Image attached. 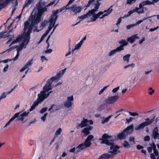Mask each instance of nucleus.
I'll return each mask as SVG.
<instances>
[{
    "label": "nucleus",
    "mask_w": 159,
    "mask_h": 159,
    "mask_svg": "<svg viewBox=\"0 0 159 159\" xmlns=\"http://www.w3.org/2000/svg\"><path fill=\"white\" fill-rule=\"evenodd\" d=\"M82 44V41H80L78 43L75 45L72 50V53H74V51L79 49Z\"/></svg>",
    "instance_id": "obj_27"
},
{
    "label": "nucleus",
    "mask_w": 159,
    "mask_h": 159,
    "mask_svg": "<svg viewBox=\"0 0 159 159\" xmlns=\"http://www.w3.org/2000/svg\"><path fill=\"white\" fill-rule=\"evenodd\" d=\"M33 63V60H31L29 61L28 62L26 63V64L25 65V67L27 69L30 66H31V65Z\"/></svg>",
    "instance_id": "obj_41"
},
{
    "label": "nucleus",
    "mask_w": 159,
    "mask_h": 159,
    "mask_svg": "<svg viewBox=\"0 0 159 159\" xmlns=\"http://www.w3.org/2000/svg\"><path fill=\"white\" fill-rule=\"evenodd\" d=\"M152 4L151 3V2L149 1L148 0L147 1H143L140 3L139 5V7L140 8V10L142 11H143V13L144 12V7L145 5H152Z\"/></svg>",
    "instance_id": "obj_12"
},
{
    "label": "nucleus",
    "mask_w": 159,
    "mask_h": 159,
    "mask_svg": "<svg viewBox=\"0 0 159 159\" xmlns=\"http://www.w3.org/2000/svg\"><path fill=\"white\" fill-rule=\"evenodd\" d=\"M150 138L149 136H146L144 138V140L145 141H148L150 140Z\"/></svg>",
    "instance_id": "obj_53"
},
{
    "label": "nucleus",
    "mask_w": 159,
    "mask_h": 159,
    "mask_svg": "<svg viewBox=\"0 0 159 159\" xmlns=\"http://www.w3.org/2000/svg\"><path fill=\"white\" fill-rule=\"evenodd\" d=\"M122 145L125 148H127L130 147V144L129 143L126 141H125L122 144Z\"/></svg>",
    "instance_id": "obj_42"
},
{
    "label": "nucleus",
    "mask_w": 159,
    "mask_h": 159,
    "mask_svg": "<svg viewBox=\"0 0 159 159\" xmlns=\"http://www.w3.org/2000/svg\"><path fill=\"white\" fill-rule=\"evenodd\" d=\"M105 106L104 104H102L99 106L97 109V110L99 111H100L105 108Z\"/></svg>",
    "instance_id": "obj_39"
},
{
    "label": "nucleus",
    "mask_w": 159,
    "mask_h": 159,
    "mask_svg": "<svg viewBox=\"0 0 159 159\" xmlns=\"http://www.w3.org/2000/svg\"><path fill=\"white\" fill-rule=\"evenodd\" d=\"M135 25H134V24H130L126 26V28L128 30L130 29L131 28L133 27Z\"/></svg>",
    "instance_id": "obj_50"
},
{
    "label": "nucleus",
    "mask_w": 159,
    "mask_h": 159,
    "mask_svg": "<svg viewBox=\"0 0 159 159\" xmlns=\"http://www.w3.org/2000/svg\"><path fill=\"white\" fill-rule=\"evenodd\" d=\"M119 98L118 95L108 97L105 100V103L107 104H111L116 102Z\"/></svg>",
    "instance_id": "obj_9"
},
{
    "label": "nucleus",
    "mask_w": 159,
    "mask_h": 159,
    "mask_svg": "<svg viewBox=\"0 0 159 159\" xmlns=\"http://www.w3.org/2000/svg\"><path fill=\"white\" fill-rule=\"evenodd\" d=\"M104 13V11H100L97 14H96L94 12V14H91V15H93L92 17L90 18V21L91 22H93L96 20L101 15L103 14Z\"/></svg>",
    "instance_id": "obj_17"
},
{
    "label": "nucleus",
    "mask_w": 159,
    "mask_h": 159,
    "mask_svg": "<svg viewBox=\"0 0 159 159\" xmlns=\"http://www.w3.org/2000/svg\"><path fill=\"white\" fill-rule=\"evenodd\" d=\"M129 114H130V115L132 116H138V113H136V112H132L129 111L128 112Z\"/></svg>",
    "instance_id": "obj_49"
},
{
    "label": "nucleus",
    "mask_w": 159,
    "mask_h": 159,
    "mask_svg": "<svg viewBox=\"0 0 159 159\" xmlns=\"http://www.w3.org/2000/svg\"><path fill=\"white\" fill-rule=\"evenodd\" d=\"M159 133H158V129L157 127L154 128L152 133V138H153L155 139H158Z\"/></svg>",
    "instance_id": "obj_20"
},
{
    "label": "nucleus",
    "mask_w": 159,
    "mask_h": 159,
    "mask_svg": "<svg viewBox=\"0 0 159 159\" xmlns=\"http://www.w3.org/2000/svg\"><path fill=\"white\" fill-rule=\"evenodd\" d=\"M93 127L91 126H88L87 127L85 128L82 130V132L84 134V135L87 136L90 133V130H92Z\"/></svg>",
    "instance_id": "obj_19"
},
{
    "label": "nucleus",
    "mask_w": 159,
    "mask_h": 159,
    "mask_svg": "<svg viewBox=\"0 0 159 159\" xmlns=\"http://www.w3.org/2000/svg\"><path fill=\"white\" fill-rule=\"evenodd\" d=\"M116 53V52L115 49H114L113 50H112L110 52L108 53V55L109 56H111L113 55H114Z\"/></svg>",
    "instance_id": "obj_43"
},
{
    "label": "nucleus",
    "mask_w": 159,
    "mask_h": 159,
    "mask_svg": "<svg viewBox=\"0 0 159 159\" xmlns=\"http://www.w3.org/2000/svg\"><path fill=\"white\" fill-rule=\"evenodd\" d=\"M133 131V125L132 124L124 129L121 133L119 134L117 136L118 138L120 140L124 139L127 134H131Z\"/></svg>",
    "instance_id": "obj_4"
},
{
    "label": "nucleus",
    "mask_w": 159,
    "mask_h": 159,
    "mask_svg": "<svg viewBox=\"0 0 159 159\" xmlns=\"http://www.w3.org/2000/svg\"><path fill=\"white\" fill-rule=\"evenodd\" d=\"M61 12V10L60 9L56 10L50 16V20L49 21V24H51L53 26L54 25L58 17V16L57 15V14Z\"/></svg>",
    "instance_id": "obj_6"
},
{
    "label": "nucleus",
    "mask_w": 159,
    "mask_h": 159,
    "mask_svg": "<svg viewBox=\"0 0 159 159\" xmlns=\"http://www.w3.org/2000/svg\"><path fill=\"white\" fill-rule=\"evenodd\" d=\"M52 91H50L48 93H46V92H45L44 91H41L40 92V94L43 97V98L45 99L46 98L48 97L50 93H52Z\"/></svg>",
    "instance_id": "obj_30"
},
{
    "label": "nucleus",
    "mask_w": 159,
    "mask_h": 159,
    "mask_svg": "<svg viewBox=\"0 0 159 159\" xmlns=\"http://www.w3.org/2000/svg\"><path fill=\"white\" fill-rule=\"evenodd\" d=\"M52 50L51 49H47V50L45 51V52L46 53H50L52 52Z\"/></svg>",
    "instance_id": "obj_58"
},
{
    "label": "nucleus",
    "mask_w": 159,
    "mask_h": 159,
    "mask_svg": "<svg viewBox=\"0 0 159 159\" xmlns=\"http://www.w3.org/2000/svg\"><path fill=\"white\" fill-rule=\"evenodd\" d=\"M111 138V137L109 136L108 134H105L103 135L102 138L99 139L98 140H102L101 142V144L105 143L110 146V150L108 151V153H109V154L113 158L115 155L120 152V151L119 150L120 147L114 144L113 140H110Z\"/></svg>",
    "instance_id": "obj_2"
},
{
    "label": "nucleus",
    "mask_w": 159,
    "mask_h": 159,
    "mask_svg": "<svg viewBox=\"0 0 159 159\" xmlns=\"http://www.w3.org/2000/svg\"><path fill=\"white\" fill-rule=\"evenodd\" d=\"M48 22V21L46 20H44V21L43 22H42L41 24L40 27H39L40 29L39 30L37 28H36L34 30V32H39L41 30H42L43 29L44 27L46 26L47 25Z\"/></svg>",
    "instance_id": "obj_22"
},
{
    "label": "nucleus",
    "mask_w": 159,
    "mask_h": 159,
    "mask_svg": "<svg viewBox=\"0 0 159 159\" xmlns=\"http://www.w3.org/2000/svg\"><path fill=\"white\" fill-rule=\"evenodd\" d=\"M137 148L138 149H142L143 148V147L140 145H138L136 146Z\"/></svg>",
    "instance_id": "obj_60"
},
{
    "label": "nucleus",
    "mask_w": 159,
    "mask_h": 159,
    "mask_svg": "<svg viewBox=\"0 0 159 159\" xmlns=\"http://www.w3.org/2000/svg\"><path fill=\"white\" fill-rule=\"evenodd\" d=\"M38 98L37 100L35 101L33 104L35 107L37 106L39 103L42 102L44 99L40 93L38 94Z\"/></svg>",
    "instance_id": "obj_16"
},
{
    "label": "nucleus",
    "mask_w": 159,
    "mask_h": 159,
    "mask_svg": "<svg viewBox=\"0 0 159 159\" xmlns=\"http://www.w3.org/2000/svg\"><path fill=\"white\" fill-rule=\"evenodd\" d=\"M111 116H112L111 115L109 116L108 117L102 120V123L103 124L107 122L110 119V118H111Z\"/></svg>",
    "instance_id": "obj_35"
},
{
    "label": "nucleus",
    "mask_w": 159,
    "mask_h": 159,
    "mask_svg": "<svg viewBox=\"0 0 159 159\" xmlns=\"http://www.w3.org/2000/svg\"><path fill=\"white\" fill-rule=\"evenodd\" d=\"M6 32H0V38H1L4 37L5 38L6 37H8L10 36L11 35V34L13 33V30L12 29L10 30L8 33V35H3V34L6 33Z\"/></svg>",
    "instance_id": "obj_26"
},
{
    "label": "nucleus",
    "mask_w": 159,
    "mask_h": 159,
    "mask_svg": "<svg viewBox=\"0 0 159 159\" xmlns=\"http://www.w3.org/2000/svg\"><path fill=\"white\" fill-rule=\"evenodd\" d=\"M135 138L134 137H131L129 138V141L130 142H133L134 143H135L134 142Z\"/></svg>",
    "instance_id": "obj_63"
},
{
    "label": "nucleus",
    "mask_w": 159,
    "mask_h": 159,
    "mask_svg": "<svg viewBox=\"0 0 159 159\" xmlns=\"http://www.w3.org/2000/svg\"><path fill=\"white\" fill-rule=\"evenodd\" d=\"M120 87L118 86L117 87L113 89L112 90V92L114 93H116L119 89Z\"/></svg>",
    "instance_id": "obj_51"
},
{
    "label": "nucleus",
    "mask_w": 159,
    "mask_h": 159,
    "mask_svg": "<svg viewBox=\"0 0 159 159\" xmlns=\"http://www.w3.org/2000/svg\"><path fill=\"white\" fill-rule=\"evenodd\" d=\"M16 46H12L11 48H10L9 49H7L6 51H7V52H10V51H11V50H13V49H14L15 48H16Z\"/></svg>",
    "instance_id": "obj_55"
},
{
    "label": "nucleus",
    "mask_w": 159,
    "mask_h": 159,
    "mask_svg": "<svg viewBox=\"0 0 159 159\" xmlns=\"http://www.w3.org/2000/svg\"><path fill=\"white\" fill-rule=\"evenodd\" d=\"M92 11H89L88 13L85 15L79 16L78 19H80L81 21H82L84 19L89 17L92 14L91 13Z\"/></svg>",
    "instance_id": "obj_24"
},
{
    "label": "nucleus",
    "mask_w": 159,
    "mask_h": 159,
    "mask_svg": "<svg viewBox=\"0 0 159 159\" xmlns=\"http://www.w3.org/2000/svg\"><path fill=\"white\" fill-rule=\"evenodd\" d=\"M69 5L70 4H68V3L66 6H65L63 7H62L60 9L61 10V11H62L65 10H68V9H67V8L69 7Z\"/></svg>",
    "instance_id": "obj_46"
},
{
    "label": "nucleus",
    "mask_w": 159,
    "mask_h": 159,
    "mask_svg": "<svg viewBox=\"0 0 159 159\" xmlns=\"http://www.w3.org/2000/svg\"><path fill=\"white\" fill-rule=\"evenodd\" d=\"M7 94L6 93L3 92L2 93L1 95L0 96V98L2 99L3 98H4L7 96Z\"/></svg>",
    "instance_id": "obj_47"
},
{
    "label": "nucleus",
    "mask_w": 159,
    "mask_h": 159,
    "mask_svg": "<svg viewBox=\"0 0 159 159\" xmlns=\"http://www.w3.org/2000/svg\"><path fill=\"white\" fill-rule=\"evenodd\" d=\"M19 56V53L17 52V54L15 57L13 58L12 60L13 61H16L17 59Z\"/></svg>",
    "instance_id": "obj_57"
},
{
    "label": "nucleus",
    "mask_w": 159,
    "mask_h": 159,
    "mask_svg": "<svg viewBox=\"0 0 159 159\" xmlns=\"http://www.w3.org/2000/svg\"><path fill=\"white\" fill-rule=\"evenodd\" d=\"M53 27V26L52 25L49 24V26L48 27V30H47L45 33L42 36L40 39V41L39 43L41 42H42L44 38L46 37V36L48 35V33H49V31L51 30Z\"/></svg>",
    "instance_id": "obj_18"
},
{
    "label": "nucleus",
    "mask_w": 159,
    "mask_h": 159,
    "mask_svg": "<svg viewBox=\"0 0 159 159\" xmlns=\"http://www.w3.org/2000/svg\"><path fill=\"white\" fill-rule=\"evenodd\" d=\"M159 27L158 26H157L156 27L154 28H151L150 29L149 31L150 32H153L154 31V30H156L157 29L159 28Z\"/></svg>",
    "instance_id": "obj_61"
},
{
    "label": "nucleus",
    "mask_w": 159,
    "mask_h": 159,
    "mask_svg": "<svg viewBox=\"0 0 159 159\" xmlns=\"http://www.w3.org/2000/svg\"><path fill=\"white\" fill-rule=\"evenodd\" d=\"M151 145L152 147L153 150L157 149L156 145L154 143H152V144H151Z\"/></svg>",
    "instance_id": "obj_54"
},
{
    "label": "nucleus",
    "mask_w": 159,
    "mask_h": 159,
    "mask_svg": "<svg viewBox=\"0 0 159 159\" xmlns=\"http://www.w3.org/2000/svg\"><path fill=\"white\" fill-rule=\"evenodd\" d=\"M121 20H121V17H120L118 20L117 21V23H116V25L118 27V26H119L118 25H120V24L121 22Z\"/></svg>",
    "instance_id": "obj_52"
},
{
    "label": "nucleus",
    "mask_w": 159,
    "mask_h": 159,
    "mask_svg": "<svg viewBox=\"0 0 159 159\" xmlns=\"http://www.w3.org/2000/svg\"><path fill=\"white\" fill-rule=\"evenodd\" d=\"M136 12L138 14H143V11H142L141 10H140V8L139 7H135L134 9L131 10L129 11L128 12V14L127 15H124L122 17V18L124 19L127 18L128 17H129L130 16V15L135 12Z\"/></svg>",
    "instance_id": "obj_10"
},
{
    "label": "nucleus",
    "mask_w": 159,
    "mask_h": 159,
    "mask_svg": "<svg viewBox=\"0 0 159 159\" xmlns=\"http://www.w3.org/2000/svg\"><path fill=\"white\" fill-rule=\"evenodd\" d=\"M124 48L122 46L120 45V46L117 47L116 49H115L116 52H120L121 51L123 50Z\"/></svg>",
    "instance_id": "obj_37"
},
{
    "label": "nucleus",
    "mask_w": 159,
    "mask_h": 159,
    "mask_svg": "<svg viewBox=\"0 0 159 159\" xmlns=\"http://www.w3.org/2000/svg\"><path fill=\"white\" fill-rule=\"evenodd\" d=\"M48 107H45L41 109L39 112L41 114H43L45 113L47 110Z\"/></svg>",
    "instance_id": "obj_48"
},
{
    "label": "nucleus",
    "mask_w": 159,
    "mask_h": 159,
    "mask_svg": "<svg viewBox=\"0 0 159 159\" xmlns=\"http://www.w3.org/2000/svg\"><path fill=\"white\" fill-rule=\"evenodd\" d=\"M66 69V68H65L64 69L62 70L61 71L58 73L54 77H53L55 80L56 81V82L59 80L62 76L63 75L65 72Z\"/></svg>",
    "instance_id": "obj_13"
},
{
    "label": "nucleus",
    "mask_w": 159,
    "mask_h": 159,
    "mask_svg": "<svg viewBox=\"0 0 159 159\" xmlns=\"http://www.w3.org/2000/svg\"><path fill=\"white\" fill-rule=\"evenodd\" d=\"M150 157L151 159H156L155 155L153 154H150Z\"/></svg>",
    "instance_id": "obj_64"
},
{
    "label": "nucleus",
    "mask_w": 159,
    "mask_h": 159,
    "mask_svg": "<svg viewBox=\"0 0 159 159\" xmlns=\"http://www.w3.org/2000/svg\"><path fill=\"white\" fill-rule=\"evenodd\" d=\"M110 158H112L109 154V153H107L102 154L98 157V159H109Z\"/></svg>",
    "instance_id": "obj_25"
},
{
    "label": "nucleus",
    "mask_w": 159,
    "mask_h": 159,
    "mask_svg": "<svg viewBox=\"0 0 159 159\" xmlns=\"http://www.w3.org/2000/svg\"><path fill=\"white\" fill-rule=\"evenodd\" d=\"M54 81H55L56 80H55L53 78V77H52L50 78V79H49L48 80L47 83V84H49V85L52 86V83Z\"/></svg>",
    "instance_id": "obj_38"
},
{
    "label": "nucleus",
    "mask_w": 159,
    "mask_h": 159,
    "mask_svg": "<svg viewBox=\"0 0 159 159\" xmlns=\"http://www.w3.org/2000/svg\"><path fill=\"white\" fill-rule=\"evenodd\" d=\"M69 11L71 13H73L74 15H76L81 11L82 7L81 6H78L76 4H74L69 7L67 8Z\"/></svg>",
    "instance_id": "obj_5"
},
{
    "label": "nucleus",
    "mask_w": 159,
    "mask_h": 159,
    "mask_svg": "<svg viewBox=\"0 0 159 159\" xmlns=\"http://www.w3.org/2000/svg\"><path fill=\"white\" fill-rule=\"evenodd\" d=\"M154 120L153 118L151 119L150 120L145 121L141 123L140 124L137 126L135 128L136 130H139L142 129L144 128L145 126H147L151 125L153 122Z\"/></svg>",
    "instance_id": "obj_7"
},
{
    "label": "nucleus",
    "mask_w": 159,
    "mask_h": 159,
    "mask_svg": "<svg viewBox=\"0 0 159 159\" xmlns=\"http://www.w3.org/2000/svg\"><path fill=\"white\" fill-rule=\"evenodd\" d=\"M153 151L155 155H156V157H158L159 155V154L158 151L157 149L154 150Z\"/></svg>",
    "instance_id": "obj_62"
},
{
    "label": "nucleus",
    "mask_w": 159,
    "mask_h": 159,
    "mask_svg": "<svg viewBox=\"0 0 159 159\" xmlns=\"http://www.w3.org/2000/svg\"><path fill=\"white\" fill-rule=\"evenodd\" d=\"M112 6H111L109 8V9L107 10L104 11V13L106 12V13L104 14V15H102L101 17H100V18L102 19L105 16H107L108 15H109L113 11V10L112 9Z\"/></svg>",
    "instance_id": "obj_23"
},
{
    "label": "nucleus",
    "mask_w": 159,
    "mask_h": 159,
    "mask_svg": "<svg viewBox=\"0 0 159 159\" xmlns=\"http://www.w3.org/2000/svg\"><path fill=\"white\" fill-rule=\"evenodd\" d=\"M33 0H28L25 2V5L23 7V10L25 7H28L29 6Z\"/></svg>",
    "instance_id": "obj_34"
},
{
    "label": "nucleus",
    "mask_w": 159,
    "mask_h": 159,
    "mask_svg": "<svg viewBox=\"0 0 159 159\" xmlns=\"http://www.w3.org/2000/svg\"><path fill=\"white\" fill-rule=\"evenodd\" d=\"M119 43L120 44L121 46H122L123 47L124 46H127L128 44V43L125 39H122L119 41Z\"/></svg>",
    "instance_id": "obj_31"
},
{
    "label": "nucleus",
    "mask_w": 159,
    "mask_h": 159,
    "mask_svg": "<svg viewBox=\"0 0 159 159\" xmlns=\"http://www.w3.org/2000/svg\"><path fill=\"white\" fill-rule=\"evenodd\" d=\"M135 66V64L134 63H132L131 64H128L124 66L123 67V69L125 70H126L127 68L129 67H132V68H134Z\"/></svg>",
    "instance_id": "obj_33"
},
{
    "label": "nucleus",
    "mask_w": 159,
    "mask_h": 159,
    "mask_svg": "<svg viewBox=\"0 0 159 159\" xmlns=\"http://www.w3.org/2000/svg\"><path fill=\"white\" fill-rule=\"evenodd\" d=\"M108 86L109 85H107L104 87L100 91H99V94L100 95H101L104 92V91L107 88Z\"/></svg>",
    "instance_id": "obj_44"
},
{
    "label": "nucleus",
    "mask_w": 159,
    "mask_h": 159,
    "mask_svg": "<svg viewBox=\"0 0 159 159\" xmlns=\"http://www.w3.org/2000/svg\"><path fill=\"white\" fill-rule=\"evenodd\" d=\"M93 138L94 137L93 135H89L85 141V143H88L89 145L90 146L91 144V143L90 141L93 139Z\"/></svg>",
    "instance_id": "obj_28"
},
{
    "label": "nucleus",
    "mask_w": 159,
    "mask_h": 159,
    "mask_svg": "<svg viewBox=\"0 0 159 159\" xmlns=\"http://www.w3.org/2000/svg\"><path fill=\"white\" fill-rule=\"evenodd\" d=\"M99 1L100 0H95L93 2V3H92L91 4H94V7L95 8V9H93L91 11H92L91 13L92 14H94V12L97 11L100 5V3L99 2Z\"/></svg>",
    "instance_id": "obj_14"
},
{
    "label": "nucleus",
    "mask_w": 159,
    "mask_h": 159,
    "mask_svg": "<svg viewBox=\"0 0 159 159\" xmlns=\"http://www.w3.org/2000/svg\"><path fill=\"white\" fill-rule=\"evenodd\" d=\"M149 90L151 91L149 93V94L150 95H152L154 92V90L152 89V88L151 87L149 88Z\"/></svg>",
    "instance_id": "obj_56"
},
{
    "label": "nucleus",
    "mask_w": 159,
    "mask_h": 159,
    "mask_svg": "<svg viewBox=\"0 0 159 159\" xmlns=\"http://www.w3.org/2000/svg\"><path fill=\"white\" fill-rule=\"evenodd\" d=\"M52 89L51 85L48 84H46L43 87V91H44L45 92H47Z\"/></svg>",
    "instance_id": "obj_29"
},
{
    "label": "nucleus",
    "mask_w": 159,
    "mask_h": 159,
    "mask_svg": "<svg viewBox=\"0 0 159 159\" xmlns=\"http://www.w3.org/2000/svg\"><path fill=\"white\" fill-rule=\"evenodd\" d=\"M139 38L137 36V34H136L128 37L127 38V41L131 43H133L135 41L136 39H139Z\"/></svg>",
    "instance_id": "obj_21"
},
{
    "label": "nucleus",
    "mask_w": 159,
    "mask_h": 159,
    "mask_svg": "<svg viewBox=\"0 0 159 159\" xmlns=\"http://www.w3.org/2000/svg\"><path fill=\"white\" fill-rule=\"evenodd\" d=\"M130 56V55L129 54H127L124 56L123 58L124 61L127 62V63L129 61Z\"/></svg>",
    "instance_id": "obj_32"
},
{
    "label": "nucleus",
    "mask_w": 159,
    "mask_h": 159,
    "mask_svg": "<svg viewBox=\"0 0 159 159\" xmlns=\"http://www.w3.org/2000/svg\"><path fill=\"white\" fill-rule=\"evenodd\" d=\"M73 97L72 96L67 98V101L64 102V105L65 107L69 108L73 104Z\"/></svg>",
    "instance_id": "obj_11"
},
{
    "label": "nucleus",
    "mask_w": 159,
    "mask_h": 159,
    "mask_svg": "<svg viewBox=\"0 0 159 159\" xmlns=\"http://www.w3.org/2000/svg\"><path fill=\"white\" fill-rule=\"evenodd\" d=\"M93 122L92 120H88L87 119L84 118L83 120L81 121L80 123L77 125L76 128L77 129L80 128H82L87 126L89 125L93 124Z\"/></svg>",
    "instance_id": "obj_8"
},
{
    "label": "nucleus",
    "mask_w": 159,
    "mask_h": 159,
    "mask_svg": "<svg viewBox=\"0 0 159 159\" xmlns=\"http://www.w3.org/2000/svg\"><path fill=\"white\" fill-rule=\"evenodd\" d=\"M137 0H126V4L127 5H131L134 3Z\"/></svg>",
    "instance_id": "obj_36"
},
{
    "label": "nucleus",
    "mask_w": 159,
    "mask_h": 159,
    "mask_svg": "<svg viewBox=\"0 0 159 159\" xmlns=\"http://www.w3.org/2000/svg\"><path fill=\"white\" fill-rule=\"evenodd\" d=\"M41 57L42 62H43L44 61H47L48 60L44 56H41Z\"/></svg>",
    "instance_id": "obj_59"
},
{
    "label": "nucleus",
    "mask_w": 159,
    "mask_h": 159,
    "mask_svg": "<svg viewBox=\"0 0 159 159\" xmlns=\"http://www.w3.org/2000/svg\"><path fill=\"white\" fill-rule=\"evenodd\" d=\"M90 146L88 143H85V141L83 143L79 144L76 148V149L78 151H80L87 147H89Z\"/></svg>",
    "instance_id": "obj_15"
},
{
    "label": "nucleus",
    "mask_w": 159,
    "mask_h": 159,
    "mask_svg": "<svg viewBox=\"0 0 159 159\" xmlns=\"http://www.w3.org/2000/svg\"><path fill=\"white\" fill-rule=\"evenodd\" d=\"M55 3L54 1L48 4H46L45 2H39L36 5L35 8L38 11L37 13L32 15L29 19L24 23V28L23 29V34L22 36H19L15 40H13L10 44V47L12 45L17 43L21 40H23V42L20 45L16 46L17 53L21 51L23 48H25L26 46L29 43L30 39V34L31 32L32 28L36 27L38 23L41 20L42 14L47 11L46 7L52 5Z\"/></svg>",
    "instance_id": "obj_1"
},
{
    "label": "nucleus",
    "mask_w": 159,
    "mask_h": 159,
    "mask_svg": "<svg viewBox=\"0 0 159 159\" xmlns=\"http://www.w3.org/2000/svg\"><path fill=\"white\" fill-rule=\"evenodd\" d=\"M48 115V113H45L44 114L43 116H42L41 117V119L44 122L46 120V117Z\"/></svg>",
    "instance_id": "obj_45"
},
{
    "label": "nucleus",
    "mask_w": 159,
    "mask_h": 159,
    "mask_svg": "<svg viewBox=\"0 0 159 159\" xmlns=\"http://www.w3.org/2000/svg\"><path fill=\"white\" fill-rule=\"evenodd\" d=\"M61 131L62 130L61 128H59V129H58L57 131H56L55 132V137H58V135L60 134L61 132Z\"/></svg>",
    "instance_id": "obj_40"
},
{
    "label": "nucleus",
    "mask_w": 159,
    "mask_h": 159,
    "mask_svg": "<svg viewBox=\"0 0 159 159\" xmlns=\"http://www.w3.org/2000/svg\"><path fill=\"white\" fill-rule=\"evenodd\" d=\"M22 111L15 113L14 116H13L6 124L4 126V128H5L10 125V123L16 118H18L17 120V121H23L25 118L29 114V111H25L21 114Z\"/></svg>",
    "instance_id": "obj_3"
}]
</instances>
